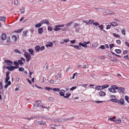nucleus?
<instances>
[{
  "instance_id": "nucleus-1",
  "label": "nucleus",
  "mask_w": 129,
  "mask_h": 129,
  "mask_svg": "<svg viewBox=\"0 0 129 129\" xmlns=\"http://www.w3.org/2000/svg\"><path fill=\"white\" fill-rule=\"evenodd\" d=\"M24 56L25 57L26 61H29L31 58V55L30 54L28 53L25 52L24 54Z\"/></svg>"
},
{
  "instance_id": "nucleus-2",
  "label": "nucleus",
  "mask_w": 129,
  "mask_h": 129,
  "mask_svg": "<svg viewBox=\"0 0 129 129\" xmlns=\"http://www.w3.org/2000/svg\"><path fill=\"white\" fill-rule=\"evenodd\" d=\"M110 98H111V99L110 100V101L115 103L117 102V100L116 99V97L114 95H110Z\"/></svg>"
},
{
  "instance_id": "nucleus-3",
  "label": "nucleus",
  "mask_w": 129,
  "mask_h": 129,
  "mask_svg": "<svg viewBox=\"0 0 129 129\" xmlns=\"http://www.w3.org/2000/svg\"><path fill=\"white\" fill-rule=\"evenodd\" d=\"M10 73V72L9 71H7L6 72V78L5 79V82L6 83H7V82H8V81L10 79V77L9 76V74Z\"/></svg>"
},
{
  "instance_id": "nucleus-4",
  "label": "nucleus",
  "mask_w": 129,
  "mask_h": 129,
  "mask_svg": "<svg viewBox=\"0 0 129 129\" xmlns=\"http://www.w3.org/2000/svg\"><path fill=\"white\" fill-rule=\"evenodd\" d=\"M120 105H123L124 103V101L123 99L121 98V99L119 101L117 100V102Z\"/></svg>"
},
{
  "instance_id": "nucleus-5",
  "label": "nucleus",
  "mask_w": 129,
  "mask_h": 129,
  "mask_svg": "<svg viewBox=\"0 0 129 129\" xmlns=\"http://www.w3.org/2000/svg\"><path fill=\"white\" fill-rule=\"evenodd\" d=\"M41 23L42 24L46 23L48 25H49L50 24V23L49 22L48 20L47 19H45L44 20H42L41 22Z\"/></svg>"
},
{
  "instance_id": "nucleus-6",
  "label": "nucleus",
  "mask_w": 129,
  "mask_h": 129,
  "mask_svg": "<svg viewBox=\"0 0 129 129\" xmlns=\"http://www.w3.org/2000/svg\"><path fill=\"white\" fill-rule=\"evenodd\" d=\"M4 62L5 63H7V65L8 66H10L13 64L12 62L9 60H4Z\"/></svg>"
},
{
  "instance_id": "nucleus-7",
  "label": "nucleus",
  "mask_w": 129,
  "mask_h": 129,
  "mask_svg": "<svg viewBox=\"0 0 129 129\" xmlns=\"http://www.w3.org/2000/svg\"><path fill=\"white\" fill-rule=\"evenodd\" d=\"M117 90L119 92L122 93H123L125 91V88L123 87H118Z\"/></svg>"
},
{
  "instance_id": "nucleus-8",
  "label": "nucleus",
  "mask_w": 129,
  "mask_h": 129,
  "mask_svg": "<svg viewBox=\"0 0 129 129\" xmlns=\"http://www.w3.org/2000/svg\"><path fill=\"white\" fill-rule=\"evenodd\" d=\"M2 39L3 40H5L6 39V36L5 34H2L1 36Z\"/></svg>"
},
{
  "instance_id": "nucleus-9",
  "label": "nucleus",
  "mask_w": 129,
  "mask_h": 129,
  "mask_svg": "<svg viewBox=\"0 0 129 129\" xmlns=\"http://www.w3.org/2000/svg\"><path fill=\"white\" fill-rule=\"evenodd\" d=\"M98 94L101 96H105L106 94L105 93L102 91L99 92Z\"/></svg>"
},
{
  "instance_id": "nucleus-10",
  "label": "nucleus",
  "mask_w": 129,
  "mask_h": 129,
  "mask_svg": "<svg viewBox=\"0 0 129 129\" xmlns=\"http://www.w3.org/2000/svg\"><path fill=\"white\" fill-rule=\"evenodd\" d=\"M43 31V29L42 27L39 28L38 29V32L39 34L42 33Z\"/></svg>"
},
{
  "instance_id": "nucleus-11",
  "label": "nucleus",
  "mask_w": 129,
  "mask_h": 129,
  "mask_svg": "<svg viewBox=\"0 0 129 129\" xmlns=\"http://www.w3.org/2000/svg\"><path fill=\"white\" fill-rule=\"evenodd\" d=\"M116 117L115 116H113V117H109V119L111 121H113L115 122Z\"/></svg>"
},
{
  "instance_id": "nucleus-12",
  "label": "nucleus",
  "mask_w": 129,
  "mask_h": 129,
  "mask_svg": "<svg viewBox=\"0 0 129 129\" xmlns=\"http://www.w3.org/2000/svg\"><path fill=\"white\" fill-rule=\"evenodd\" d=\"M108 90L110 92H112L114 93H116V91L115 90H113V89L112 87H111L109 88H108Z\"/></svg>"
},
{
  "instance_id": "nucleus-13",
  "label": "nucleus",
  "mask_w": 129,
  "mask_h": 129,
  "mask_svg": "<svg viewBox=\"0 0 129 129\" xmlns=\"http://www.w3.org/2000/svg\"><path fill=\"white\" fill-rule=\"evenodd\" d=\"M65 91L64 90L62 89L59 92L60 95L61 96H64V93H65Z\"/></svg>"
},
{
  "instance_id": "nucleus-14",
  "label": "nucleus",
  "mask_w": 129,
  "mask_h": 129,
  "mask_svg": "<svg viewBox=\"0 0 129 129\" xmlns=\"http://www.w3.org/2000/svg\"><path fill=\"white\" fill-rule=\"evenodd\" d=\"M28 52L32 55H34V54L33 53L34 50L32 49H29L28 50Z\"/></svg>"
},
{
  "instance_id": "nucleus-15",
  "label": "nucleus",
  "mask_w": 129,
  "mask_h": 129,
  "mask_svg": "<svg viewBox=\"0 0 129 129\" xmlns=\"http://www.w3.org/2000/svg\"><path fill=\"white\" fill-rule=\"evenodd\" d=\"M35 49L37 52H38L40 50V47L39 46H37L35 47Z\"/></svg>"
},
{
  "instance_id": "nucleus-16",
  "label": "nucleus",
  "mask_w": 129,
  "mask_h": 129,
  "mask_svg": "<svg viewBox=\"0 0 129 129\" xmlns=\"http://www.w3.org/2000/svg\"><path fill=\"white\" fill-rule=\"evenodd\" d=\"M6 17L3 16L0 17V21H3L4 22H5L6 21Z\"/></svg>"
},
{
  "instance_id": "nucleus-17",
  "label": "nucleus",
  "mask_w": 129,
  "mask_h": 129,
  "mask_svg": "<svg viewBox=\"0 0 129 129\" xmlns=\"http://www.w3.org/2000/svg\"><path fill=\"white\" fill-rule=\"evenodd\" d=\"M42 104L41 103H40L38 104H34V105L36 107H41V108H42V105L40 104Z\"/></svg>"
},
{
  "instance_id": "nucleus-18",
  "label": "nucleus",
  "mask_w": 129,
  "mask_h": 129,
  "mask_svg": "<svg viewBox=\"0 0 129 129\" xmlns=\"http://www.w3.org/2000/svg\"><path fill=\"white\" fill-rule=\"evenodd\" d=\"M111 87H112L113 90H115L118 89V88L115 85H112Z\"/></svg>"
},
{
  "instance_id": "nucleus-19",
  "label": "nucleus",
  "mask_w": 129,
  "mask_h": 129,
  "mask_svg": "<svg viewBox=\"0 0 129 129\" xmlns=\"http://www.w3.org/2000/svg\"><path fill=\"white\" fill-rule=\"evenodd\" d=\"M121 122V120L120 118L116 119L115 123H120Z\"/></svg>"
},
{
  "instance_id": "nucleus-20",
  "label": "nucleus",
  "mask_w": 129,
  "mask_h": 129,
  "mask_svg": "<svg viewBox=\"0 0 129 129\" xmlns=\"http://www.w3.org/2000/svg\"><path fill=\"white\" fill-rule=\"evenodd\" d=\"M71 95V93L70 92H68L66 94V95L64 96L65 98H68Z\"/></svg>"
},
{
  "instance_id": "nucleus-21",
  "label": "nucleus",
  "mask_w": 129,
  "mask_h": 129,
  "mask_svg": "<svg viewBox=\"0 0 129 129\" xmlns=\"http://www.w3.org/2000/svg\"><path fill=\"white\" fill-rule=\"evenodd\" d=\"M25 7V6H23L20 9L21 13L22 14H24V9Z\"/></svg>"
},
{
  "instance_id": "nucleus-22",
  "label": "nucleus",
  "mask_w": 129,
  "mask_h": 129,
  "mask_svg": "<svg viewBox=\"0 0 129 129\" xmlns=\"http://www.w3.org/2000/svg\"><path fill=\"white\" fill-rule=\"evenodd\" d=\"M7 69L9 71H13V69L12 67V66H10L9 67H7Z\"/></svg>"
},
{
  "instance_id": "nucleus-23",
  "label": "nucleus",
  "mask_w": 129,
  "mask_h": 129,
  "mask_svg": "<svg viewBox=\"0 0 129 129\" xmlns=\"http://www.w3.org/2000/svg\"><path fill=\"white\" fill-rule=\"evenodd\" d=\"M110 60L114 62H116L117 60L115 57H110Z\"/></svg>"
},
{
  "instance_id": "nucleus-24",
  "label": "nucleus",
  "mask_w": 129,
  "mask_h": 129,
  "mask_svg": "<svg viewBox=\"0 0 129 129\" xmlns=\"http://www.w3.org/2000/svg\"><path fill=\"white\" fill-rule=\"evenodd\" d=\"M79 45L80 46H82L84 47L85 48H87V46L85 44V43L84 44L83 43H79Z\"/></svg>"
},
{
  "instance_id": "nucleus-25",
  "label": "nucleus",
  "mask_w": 129,
  "mask_h": 129,
  "mask_svg": "<svg viewBox=\"0 0 129 129\" xmlns=\"http://www.w3.org/2000/svg\"><path fill=\"white\" fill-rule=\"evenodd\" d=\"M98 27L101 30H103L104 32H106L103 29L104 27L103 25L102 24L101 25H99Z\"/></svg>"
},
{
  "instance_id": "nucleus-26",
  "label": "nucleus",
  "mask_w": 129,
  "mask_h": 129,
  "mask_svg": "<svg viewBox=\"0 0 129 129\" xmlns=\"http://www.w3.org/2000/svg\"><path fill=\"white\" fill-rule=\"evenodd\" d=\"M111 24L113 26H117L118 25L117 23L116 22H112L111 23Z\"/></svg>"
},
{
  "instance_id": "nucleus-27",
  "label": "nucleus",
  "mask_w": 129,
  "mask_h": 129,
  "mask_svg": "<svg viewBox=\"0 0 129 129\" xmlns=\"http://www.w3.org/2000/svg\"><path fill=\"white\" fill-rule=\"evenodd\" d=\"M98 43L97 42H95L93 43L92 45V46L93 47H95L98 46Z\"/></svg>"
},
{
  "instance_id": "nucleus-28",
  "label": "nucleus",
  "mask_w": 129,
  "mask_h": 129,
  "mask_svg": "<svg viewBox=\"0 0 129 129\" xmlns=\"http://www.w3.org/2000/svg\"><path fill=\"white\" fill-rule=\"evenodd\" d=\"M50 44H48L47 45H45L46 47L47 48L48 47H52V45L53 44V43H52V42H50Z\"/></svg>"
},
{
  "instance_id": "nucleus-29",
  "label": "nucleus",
  "mask_w": 129,
  "mask_h": 129,
  "mask_svg": "<svg viewBox=\"0 0 129 129\" xmlns=\"http://www.w3.org/2000/svg\"><path fill=\"white\" fill-rule=\"evenodd\" d=\"M115 52L117 54H119L121 53V50L120 49H115Z\"/></svg>"
},
{
  "instance_id": "nucleus-30",
  "label": "nucleus",
  "mask_w": 129,
  "mask_h": 129,
  "mask_svg": "<svg viewBox=\"0 0 129 129\" xmlns=\"http://www.w3.org/2000/svg\"><path fill=\"white\" fill-rule=\"evenodd\" d=\"M95 88L99 90H101L102 89V86H95Z\"/></svg>"
},
{
  "instance_id": "nucleus-31",
  "label": "nucleus",
  "mask_w": 129,
  "mask_h": 129,
  "mask_svg": "<svg viewBox=\"0 0 129 129\" xmlns=\"http://www.w3.org/2000/svg\"><path fill=\"white\" fill-rule=\"evenodd\" d=\"M109 86L108 84H105L102 86V88L103 89H105L106 88L108 87Z\"/></svg>"
},
{
  "instance_id": "nucleus-32",
  "label": "nucleus",
  "mask_w": 129,
  "mask_h": 129,
  "mask_svg": "<svg viewBox=\"0 0 129 129\" xmlns=\"http://www.w3.org/2000/svg\"><path fill=\"white\" fill-rule=\"evenodd\" d=\"M61 77V75L60 74H58L57 75H56L55 77L56 79H58L60 78Z\"/></svg>"
},
{
  "instance_id": "nucleus-33",
  "label": "nucleus",
  "mask_w": 129,
  "mask_h": 129,
  "mask_svg": "<svg viewBox=\"0 0 129 129\" xmlns=\"http://www.w3.org/2000/svg\"><path fill=\"white\" fill-rule=\"evenodd\" d=\"M38 122V124L39 125H43L45 124V123L43 122H42V121H37V122Z\"/></svg>"
},
{
  "instance_id": "nucleus-34",
  "label": "nucleus",
  "mask_w": 129,
  "mask_h": 129,
  "mask_svg": "<svg viewBox=\"0 0 129 129\" xmlns=\"http://www.w3.org/2000/svg\"><path fill=\"white\" fill-rule=\"evenodd\" d=\"M23 29V28H22L20 29H19L18 30H15V32L17 33H20L21 32Z\"/></svg>"
},
{
  "instance_id": "nucleus-35",
  "label": "nucleus",
  "mask_w": 129,
  "mask_h": 129,
  "mask_svg": "<svg viewBox=\"0 0 129 129\" xmlns=\"http://www.w3.org/2000/svg\"><path fill=\"white\" fill-rule=\"evenodd\" d=\"M113 36L116 37H120V36L116 33H114L113 34Z\"/></svg>"
},
{
  "instance_id": "nucleus-36",
  "label": "nucleus",
  "mask_w": 129,
  "mask_h": 129,
  "mask_svg": "<svg viewBox=\"0 0 129 129\" xmlns=\"http://www.w3.org/2000/svg\"><path fill=\"white\" fill-rule=\"evenodd\" d=\"M41 26V23H38L35 25V27H39Z\"/></svg>"
},
{
  "instance_id": "nucleus-37",
  "label": "nucleus",
  "mask_w": 129,
  "mask_h": 129,
  "mask_svg": "<svg viewBox=\"0 0 129 129\" xmlns=\"http://www.w3.org/2000/svg\"><path fill=\"white\" fill-rule=\"evenodd\" d=\"M54 91H60V89L59 88H53V89H52Z\"/></svg>"
},
{
  "instance_id": "nucleus-38",
  "label": "nucleus",
  "mask_w": 129,
  "mask_h": 129,
  "mask_svg": "<svg viewBox=\"0 0 129 129\" xmlns=\"http://www.w3.org/2000/svg\"><path fill=\"white\" fill-rule=\"evenodd\" d=\"M3 87H0V94H3Z\"/></svg>"
},
{
  "instance_id": "nucleus-39",
  "label": "nucleus",
  "mask_w": 129,
  "mask_h": 129,
  "mask_svg": "<svg viewBox=\"0 0 129 129\" xmlns=\"http://www.w3.org/2000/svg\"><path fill=\"white\" fill-rule=\"evenodd\" d=\"M45 89L50 91V90H52V88H50L49 87H45Z\"/></svg>"
},
{
  "instance_id": "nucleus-40",
  "label": "nucleus",
  "mask_w": 129,
  "mask_h": 129,
  "mask_svg": "<svg viewBox=\"0 0 129 129\" xmlns=\"http://www.w3.org/2000/svg\"><path fill=\"white\" fill-rule=\"evenodd\" d=\"M61 29V28L59 27H55L53 28V29L55 31H57L60 30Z\"/></svg>"
},
{
  "instance_id": "nucleus-41",
  "label": "nucleus",
  "mask_w": 129,
  "mask_h": 129,
  "mask_svg": "<svg viewBox=\"0 0 129 129\" xmlns=\"http://www.w3.org/2000/svg\"><path fill=\"white\" fill-rule=\"evenodd\" d=\"M64 26V24H59L57 25H56L55 26V27H62Z\"/></svg>"
},
{
  "instance_id": "nucleus-42",
  "label": "nucleus",
  "mask_w": 129,
  "mask_h": 129,
  "mask_svg": "<svg viewBox=\"0 0 129 129\" xmlns=\"http://www.w3.org/2000/svg\"><path fill=\"white\" fill-rule=\"evenodd\" d=\"M18 62L20 65H21L23 64V63L21 60H18Z\"/></svg>"
},
{
  "instance_id": "nucleus-43",
  "label": "nucleus",
  "mask_w": 129,
  "mask_h": 129,
  "mask_svg": "<svg viewBox=\"0 0 129 129\" xmlns=\"http://www.w3.org/2000/svg\"><path fill=\"white\" fill-rule=\"evenodd\" d=\"M12 39H13L14 41H15L17 40L16 37L15 35H12Z\"/></svg>"
},
{
  "instance_id": "nucleus-44",
  "label": "nucleus",
  "mask_w": 129,
  "mask_h": 129,
  "mask_svg": "<svg viewBox=\"0 0 129 129\" xmlns=\"http://www.w3.org/2000/svg\"><path fill=\"white\" fill-rule=\"evenodd\" d=\"M15 66H17L19 65V63L17 61H14L13 62Z\"/></svg>"
},
{
  "instance_id": "nucleus-45",
  "label": "nucleus",
  "mask_w": 129,
  "mask_h": 129,
  "mask_svg": "<svg viewBox=\"0 0 129 129\" xmlns=\"http://www.w3.org/2000/svg\"><path fill=\"white\" fill-rule=\"evenodd\" d=\"M75 31L76 32H78L79 30H80V27H79L77 28V27H75Z\"/></svg>"
},
{
  "instance_id": "nucleus-46",
  "label": "nucleus",
  "mask_w": 129,
  "mask_h": 129,
  "mask_svg": "<svg viewBox=\"0 0 129 129\" xmlns=\"http://www.w3.org/2000/svg\"><path fill=\"white\" fill-rule=\"evenodd\" d=\"M74 47L77 49H81L80 48V45H79V46L75 45V46H74Z\"/></svg>"
},
{
  "instance_id": "nucleus-47",
  "label": "nucleus",
  "mask_w": 129,
  "mask_h": 129,
  "mask_svg": "<svg viewBox=\"0 0 129 129\" xmlns=\"http://www.w3.org/2000/svg\"><path fill=\"white\" fill-rule=\"evenodd\" d=\"M24 70V69L22 67H20L19 68L18 70L20 71H23Z\"/></svg>"
},
{
  "instance_id": "nucleus-48",
  "label": "nucleus",
  "mask_w": 129,
  "mask_h": 129,
  "mask_svg": "<svg viewBox=\"0 0 129 129\" xmlns=\"http://www.w3.org/2000/svg\"><path fill=\"white\" fill-rule=\"evenodd\" d=\"M125 100L128 103H129V101L128 96H125Z\"/></svg>"
},
{
  "instance_id": "nucleus-49",
  "label": "nucleus",
  "mask_w": 129,
  "mask_h": 129,
  "mask_svg": "<svg viewBox=\"0 0 129 129\" xmlns=\"http://www.w3.org/2000/svg\"><path fill=\"white\" fill-rule=\"evenodd\" d=\"M27 32H28L27 31H23V36H27V35H26L27 33Z\"/></svg>"
},
{
  "instance_id": "nucleus-50",
  "label": "nucleus",
  "mask_w": 129,
  "mask_h": 129,
  "mask_svg": "<svg viewBox=\"0 0 129 129\" xmlns=\"http://www.w3.org/2000/svg\"><path fill=\"white\" fill-rule=\"evenodd\" d=\"M48 30L51 31L52 30V28L50 26H49L48 28Z\"/></svg>"
},
{
  "instance_id": "nucleus-51",
  "label": "nucleus",
  "mask_w": 129,
  "mask_h": 129,
  "mask_svg": "<svg viewBox=\"0 0 129 129\" xmlns=\"http://www.w3.org/2000/svg\"><path fill=\"white\" fill-rule=\"evenodd\" d=\"M110 48V49H112L113 47H114V45L113 44H112L109 45Z\"/></svg>"
},
{
  "instance_id": "nucleus-52",
  "label": "nucleus",
  "mask_w": 129,
  "mask_h": 129,
  "mask_svg": "<svg viewBox=\"0 0 129 129\" xmlns=\"http://www.w3.org/2000/svg\"><path fill=\"white\" fill-rule=\"evenodd\" d=\"M77 88V87L76 86H75V87H72L70 89V90L72 91L74 89H76Z\"/></svg>"
},
{
  "instance_id": "nucleus-53",
  "label": "nucleus",
  "mask_w": 129,
  "mask_h": 129,
  "mask_svg": "<svg viewBox=\"0 0 129 129\" xmlns=\"http://www.w3.org/2000/svg\"><path fill=\"white\" fill-rule=\"evenodd\" d=\"M79 24V23H76L74 24V25L73 26L74 28L78 26Z\"/></svg>"
},
{
  "instance_id": "nucleus-54",
  "label": "nucleus",
  "mask_w": 129,
  "mask_h": 129,
  "mask_svg": "<svg viewBox=\"0 0 129 129\" xmlns=\"http://www.w3.org/2000/svg\"><path fill=\"white\" fill-rule=\"evenodd\" d=\"M125 29H122L121 30V33L122 34L124 35H125Z\"/></svg>"
},
{
  "instance_id": "nucleus-55",
  "label": "nucleus",
  "mask_w": 129,
  "mask_h": 129,
  "mask_svg": "<svg viewBox=\"0 0 129 129\" xmlns=\"http://www.w3.org/2000/svg\"><path fill=\"white\" fill-rule=\"evenodd\" d=\"M35 118V117H31L30 118H26V119H27L28 120H31V119H34V118Z\"/></svg>"
},
{
  "instance_id": "nucleus-56",
  "label": "nucleus",
  "mask_w": 129,
  "mask_h": 129,
  "mask_svg": "<svg viewBox=\"0 0 129 129\" xmlns=\"http://www.w3.org/2000/svg\"><path fill=\"white\" fill-rule=\"evenodd\" d=\"M45 49V48L44 46H42L41 48L40 47V50L41 51L44 50Z\"/></svg>"
},
{
  "instance_id": "nucleus-57",
  "label": "nucleus",
  "mask_w": 129,
  "mask_h": 129,
  "mask_svg": "<svg viewBox=\"0 0 129 129\" xmlns=\"http://www.w3.org/2000/svg\"><path fill=\"white\" fill-rule=\"evenodd\" d=\"M100 48H101L102 49H105V47L104 45H101L100 46V47L99 48V49Z\"/></svg>"
},
{
  "instance_id": "nucleus-58",
  "label": "nucleus",
  "mask_w": 129,
  "mask_h": 129,
  "mask_svg": "<svg viewBox=\"0 0 129 129\" xmlns=\"http://www.w3.org/2000/svg\"><path fill=\"white\" fill-rule=\"evenodd\" d=\"M73 22V21H71L70 22L67 23V24H66V25L67 26H68L70 25Z\"/></svg>"
},
{
  "instance_id": "nucleus-59",
  "label": "nucleus",
  "mask_w": 129,
  "mask_h": 129,
  "mask_svg": "<svg viewBox=\"0 0 129 129\" xmlns=\"http://www.w3.org/2000/svg\"><path fill=\"white\" fill-rule=\"evenodd\" d=\"M111 25H107V27L106 28V29H109L111 27Z\"/></svg>"
},
{
  "instance_id": "nucleus-60",
  "label": "nucleus",
  "mask_w": 129,
  "mask_h": 129,
  "mask_svg": "<svg viewBox=\"0 0 129 129\" xmlns=\"http://www.w3.org/2000/svg\"><path fill=\"white\" fill-rule=\"evenodd\" d=\"M93 25H95V26H96L99 25V24L97 22H94L93 23Z\"/></svg>"
},
{
  "instance_id": "nucleus-61",
  "label": "nucleus",
  "mask_w": 129,
  "mask_h": 129,
  "mask_svg": "<svg viewBox=\"0 0 129 129\" xmlns=\"http://www.w3.org/2000/svg\"><path fill=\"white\" fill-rule=\"evenodd\" d=\"M116 42L117 43L119 44H120L121 43V41L120 40H116Z\"/></svg>"
},
{
  "instance_id": "nucleus-62",
  "label": "nucleus",
  "mask_w": 129,
  "mask_h": 129,
  "mask_svg": "<svg viewBox=\"0 0 129 129\" xmlns=\"http://www.w3.org/2000/svg\"><path fill=\"white\" fill-rule=\"evenodd\" d=\"M50 127L51 128H53V129H54L55 128V126L54 125V124H51L50 126Z\"/></svg>"
},
{
  "instance_id": "nucleus-63",
  "label": "nucleus",
  "mask_w": 129,
  "mask_h": 129,
  "mask_svg": "<svg viewBox=\"0 0 129 129\" xmlns=\"http://www.w3.org/2000/svg\"><path fill=\"white\" fill-rule=\"evenodd\" d=\"M94 21L93 20H90L88 22L90 23V24H92L93 23V22Z\"/></svg>"
},
{
  "instance_id": "nucleus-64",
  "label": "nucleus",
  "mask_w": 129,
  "mask_h": 129,
  "mask_svg": "<svg viewBox=\"0 0 129 129\" xmlns=\"http://www.w3.org/2000/svg\"><path fill=\"white\" fill-rule=\"evenodd\" d=\"M125 44L128 47H129V43H128L127 42H125Z\"/></svg>"
}]
</instances>
